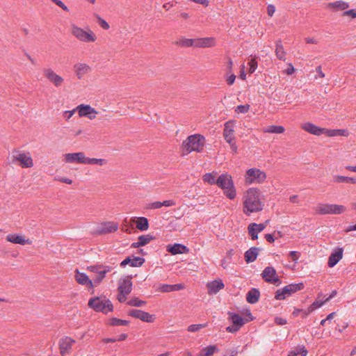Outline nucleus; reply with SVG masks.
Returning a JSON list of instances; mask_svg holds the SVG:
<instances>
[{"label":"nucleus","mask_w":356,"mask_h":356,"mask_svg":"<svg viewBox=\"0 0 356 356\" xmlns=\"http://www.w3.org/2000/svg\"><path fill=\"white\" fill-rule=\"evenodd\" d=\"M76 110L80 117H88L90 120L95 119L97 113V111L90 105L80 104L76 107Z\"/></svg>","instance_id":"4468645a"},{"label":"nucleus","mask_w":356,"mask_h":356,"mask_svg":"<svg viewBox=\"0 0 356 356\" xmlns=\"http://www.w3.org/2000/svg\"><path fill=\"white\" fill-rule=\"evenodd\" d=\"M260 195L261 192L258 188H251L247 191V195L243 202V212L247 216L263 209L264 204L260 200Z\"/></svg>","instance_id":"f257e3e1"},{"label":"nucleus","mask_w":356,"mask_h":356,"mask_svg":"<svg viewBox=\"0 0 356 356\" xmlns=\"http://www.w3.org/2000/svg\"><path fill=\"white\" fill-rule=\"evenodd\" d=\"M249 109H250L249 104L239 105L237 106L236 111L241 113H245L249 111Z\"/></svg>","instance_id":"4d7b16f0"},{"label":"nucleus","mask_w":356,"mask_h":356,"mask_svg":"<svg viewBox=\"0 0 356 356\" xmlns=\"http://www.w3.org/2000/svg\"><path fill=\"white\" fill-rule=\"evenodd\" d=\"M343 15L351 16L353 18H356V10L350 9L348 10H346L343 13Z\"/></svg>","instance_id":"680f3d73"},{"label":"nucleus","mask_w":356,"mask_h":356,"mask_svg":"<svg viewBox=\"0 0 356 356\" xmlns=\"http://www.w3.org/2000/svg\"><path fill=\"white\" fill-rule=\"evenodd\" d=\"M207 323L204 324H193L188 327L187 330L191 332H195L199 331L201 328L206 327Z\"/></svg>","instance_id":"de8ad7c7"},{"label":"nucleus","mask_w":356,"mask_h":356,"mask_svg":"<svg viewBox=\"0 0 356 356\" xmlns=\"http://www.w3.org/2000/svg\"><path fill=\"white\" fill-rule=\"evenodd\" d=\"M183 288H184V286L181 284H163L161 285L159 289L161 292L166 293V292L178 291V290L182 289Z\"/></svg>","instance_id":"f704fd0d"},{"label":"nucleus","mask_w":356,"mask_h":356,"mask_svg":"<svg viewBox=\"0 0 356 356\" xmlns=\"http://www.w3.org/2000/svg\"><path fill=\"white\" fill-rule=\"evenodd\" d=\"M166 250L172 255L189 252L188 248L181 243L169 244L166 247Z\"/></svg>","instance_id":"aec40b11"},{"label":"nucleus","mask_w":356,"mask_h":356,"mask_svg":"<svg viewBox=\"0 0 356 356\" xmlns=\"http://www.w3.org/2000/svg\"><path fill=\"white\" fill-rule=\"evenodd\" d=\"M227 314L229 315V319L236 327L240 329L245 323V319L238 314L229 312Z\"/></svg>","instance_id":"7c9ffc66"},{"label":"nucleus","mask_w":356,"mask_h":356,"mask_svg":"<svg viewBox=\"0 0 356 356\" xmlns=\"http://www.w3.org/2000/svg\"><path fill=\"white\" fill-rule=\"evenodd\" d=\"M325 302L319 300V296L317 299L309 306L310 311H314L315 309L321 307Z\"/></svg>","instance_id":"8fccbe9b"},{"label":"nucleus","mask_w":356,"mask_h":356,"mask_svg":"<svg viewBox=\"0 0 356 356\" xmlns=\"http://www.w3.org/2000/svg\"><path fill=\"white\" fill-rule=\"evenodd\" d=\"M261 275L265 282L268 283L273 284L277 286L281 284V280L277 275L275 269L272 266L266 267Z\"/></svg>","instance_id":"423d86ee"},{"label":"nucleus","mask_w":356,"mask_h":356,"mask_svg":"<svg viewBox=\"0 0 356 356\" xmlns=\"http://www.w3.org/2000/svg\"><path fill=\"white\" fill-rule=\"evenodd\" d=\"M75 342V340L67 336L60 339L58 345L61 356L70 353L72 346Z\"/></svg>","instance_id":"ddd939ff"},{"label":"nucleus","mask_w":356,"mask_h":356,"mask_svg":"<svg viewBox=\"0 0 356 356\" xmlns=\"http://www.w3.org/2000/svg\"><path fill=\"white\" fill-rule=\"evenodd\" d=\"M275 54L279 60L283 61L286 60V52L284 49V47L282 45L281 40H278L276 41Z\"/></svg>","instance_id":"72a5a7b5"},{"label":"nucleus","mask_w":356,"mask_h":356,"mask_svg":"<svg viewBox=\"0 0 356 356\" xmlns=\"http://www.w3.org/2000/svg\"><path fill=\"white\" fill-rule=\"evenodd\" d=\"M43 74L52 84H54V86L57 88L60 87L64 82L63 78L56 74L51 68L43 69Z\"/></svg>","instance_id":"f8f14e48"},{"label":"nucleus","mask_w":356,"mask_h":356,"mask_svg":"<svg viewBox=\"0 0 356 356\" xmlns=\"http://www.w3.org/2000/svg\"><path fill=\"white\" fill-rule=\"evenodd\" d=\"M106 163L104 159H95L86 157V164L103 165Z\"/></svg>","instance_id":"49530a36"},{"label":"nucleus","mask_w":356,"mask_h":356,"mask_svg":"<svg viewBox=\"0 0 356 356\" xmlns=\"http://www.w3.org/2000/svg\"><path fill=\"white\" fill-rule=\"evenodd\" d=\"M132 277L127 276L123 281L120 283L118 291L119 293L129 294L132 291Z\"/></svg>","instance_id":"4be33fe9"},{"label":"nucleus","mask_w":356,"mask_h":356,"mask_svg":"<svg viewBox=\"0 0 356 356\" xmlns=\"http://www.w3.org/2000/svg\"><path fill=\"white\" fill-rule=\"evenodd\" d=\"M205 143V138L200 134L189 136L182 143L183 153L189 154L195 151L200 152L203 150Z\"/></svg>","instance_id":"f03ea898"},{"label":"nucleus","mask_w":356,"mask_h":356,"mask_svg":"<svg viewBox=\"0 0 356 356\" xmlns=\"http://www.w3.org/2000/svg\"><path fill=\"white\" fill-rule=\"evenodd\" d=\"M349 7V4L347 2L339 0L334 2L328 3L326 6L327 8L332 10L334 12L344 10Z\"/></svg>","instance_id":"393cba45"},{"label":"nucleus","mask_w":356,"mask_h":356,"mask_svg":"<svg viewBox=\"0 0 356 356\" xmlns=\"http://www.w3.org/2000/svg\"><path fill=\"white\" fill-rule=\"evenodd\" d=\"M104 300H102L101 298L99 296L91 298L88 303V305L90 308L92 309L97 312H104Z\"/></svg>","instance_id":"a211bd4d"},{"label":"nucleus","mask_w":356,"mask_h":356,"mask_svg":"<svg viewBox=\"0 0 356 356\" xmlns=\"http://www.w3.org/2000/svg\"><path fill=\"white\" fill-rule=\"evenodd\" d=\"M235 79H236V76L232 74H231L227 79V83L229 85V86H232L234 84V81H235Z\"/></svg>","instance_id":"69168bd1"},{"label":"nucleus","mask_w":356,"mask_h":356,"mask_svg":"<svg viewBox=\"0 0 356 356\" xmlns=\"http://www.w3.org/2000/svg\"><path fill=\"white\" fill-rule=\"evenodd\" d=\"M145 261V260L143 257H134L131 258V257H127L120 263V266L124 267L129 264L132 267H140Z\"/></svg>","instance_id":"6ab92c4d"},{"label":"nucleus","mask_w":356,"mask_h":356,"mask_svg":"<svg viewBox=\"0 0 356 356\" xmlns=\"http://www.w3.org/2000/svg\"><path fill=\"white\" fill-rule=\"evenodd\" d=\"M209 293H217L220 289H222L225 286L222 281L221 280H213L211 282H209L207 284Z\"/></svg>","instance_id":"bb28decb"},{"label":"nucleus","mask_w":356,"mask_h":356,"mask_svg":"<svg viewBox=\"0 0 356 356\" xmlns=\"http://www.w3.org/2000/svg\"><path fill=\"white\" fill-rule=\"evenodd\" d=\"M293 352L296 356L298 355H300L301 356H306L308 353L307 350L305 348L304 346H298L297 350Z\"/></svg>","instance_id":"5fc2aeb1"},{"label":"nucleus","mask_w":356,"mask_h":356,"mask_svg":"<svg viewBox=\"0 0 356 356\" xmlns=\"http://www.w3.org/2000/svg\"><path fill=\"white\" fill-rule=\"evenodd\" d=\"M302 128L305 131L316 136H321V134H325L326 131L325 128L319 127L311 122H306L303 124Z\"/></svg>","instance_id":"5701e85b"},{"label":"nucleus","mask_w":356,"mask_h":356,"mask_svg":"<svg viewBox=\"0 0 356 356\" xmlns=\"http://www.w3.org/2000/svg\"><path fill=\"white\" fill-rule=\"evenodd\" d=\"M104 266L103 265H93L88 267V270L95 273H99L103 269H104Z\"/></svg>","instance_id":"864d4df0"},{"label":"nucleus","mask_w":356,"mask_h":356,"mask_svg":"<svg viewBox=\"0 0 356 356\" xmlns=\"http://www.w3.org/2000/svg\"><path fill=\"white\" fill-rule=\"evenodd\" d=\"M346 210L343 205L334 204H321L318 206L317 213L321 215L325 214H341Z\"/></svg>","instance_id":"39448f33"},{"label":"nucleus","mask_w":356,"mask_h":356,"mask_svg":"<svg viewBox=\"0 0 356 356\" xmlns=\"http://www.w3.org/2000/svg\"><path fill=\"white\" fill-rule=\"evenodd\" d=\"M175 204H176L175 202L172 200H165L163 202L156 201V202H154L147 204L145 206V209H159V208L162 207L163 206L171 207V206H175Z\"/></svg>","instance_id":"cd10ccee"},{"label":"nucleus","mask_w":356,"mask_h":356,"mask_svg":"<svg viewBox=\"0 0 356 356\" xmlns=\"http://www.w3.org/2000/svg\"><path fill=\"white\" fill-rule=\"evenodd\" d=\"M129 322L126 320L120 319L113 317L110 319L108 325L111 326L128 325Z\"/></svg>","instance_id":"a19ab883"},{"label":"nucleus","mask_w":356,"mask_h":356,"mask_svg":"<svg viewBox=\"0 0 356 356\" xmlns=\"http://www.w3.org/2000/svg\"><path fill=\"white\" fill-rule=\"evenodd\" d=\"M104 312L105 314H107L108 312H113V305L110 300L107 299L104 300Z\"/></svg>","instance_id":"603ef678"},{"label":"nucleus","mask_w":356,"mask_h":356,"mask_svg":"<svg viewBox=\"0 0 356 356\" xmlns=\"http://www.w3.org/2000/svg\"><path fill=\"white\" fill-rule=\"evenodd\" d=\"M177 44L181 46V47H192L195 46V40L193 39H181L179 41L176 42Z\"/></svg>","instance_id":"37998d69"},{"label":"nucleus","mask_w":356,"mask_h":356,"mask_svg":"<svg viewBox=\"0 0 356 356\" xmlns=\"http://www.w3.org/2000/svg\"><path fill=\"white\" fill-rule=\"evenodd\" d=\"M260 249L257 247H252L248 250L244 254L245 261L250 264L254 261L259 253Z\"/></svg>","instance_id":"a878e982"},{"label":"nucleus","mask_w":356,"mask_h":356,"mask_svg":"<svg viewBox=\"0 0 356 356\" xmlns=\"http://www.w3.org/2000/svg\"><path fill=\"white\" fill-rule=\"evenodd\" d=\"M216 350H218L216 346H209L200 351V356H212Z\"/></svg>","instance_id":"ea45409f"},{"label":"nucleus","mask_w":356,"mask_h":356,"mask_svg":"<svg viewBox=\"0 0 356 356\" xmlns=\"http://www.w3.org/2000/svg\"><path fill=\"white\" fill-rule=\"evenodd\" d=\"M260 297V291L256 288H252L246 294V300L250 304L257 303Z\"/></svg>","instance_id":"c756f323"},{"label":"nucleus","mask_w":356,"mask_h":356,"mask_svg":"<svg viewBox=\"0 0 356 356\" xmlns=\"http://www.w3.org/2000/svg\"><path fill=\"white\" fill-rule=\"evenodd\" d=\"M128 294H124V293H118V297H117V299L120 302H124L126 301L127 300V296Z\"/></svg>","instance_id":"338daca9"},{"label":"nucleus","mask_w":356,"mask_h":356,"mask_svg":"<svg viewBox=\"0 0 356 356\" xmlns=\"http://www.w3.org/2000/svg\"><path fill=\"white\" fill-rule=\"evenodd\" d=\"M118 229V225L114 222H104L97 227V229L94 232V234L97 235L106 234L108 233H113L117 231Z\"/></svg>","instance_id":"9b49d317"},{"label":"nucleus","mask_w":356,"mask_h":356,"mask_svg":"<svg viewBox=\"0 0 356 356\" xmlns=\"http://www.w3.org/2000/svg\"><path fill=\"white\" fill-rule=\"evenodd\" d=\"M248 233L251 236L252 240H256L258 238V233L257 229L252 227V225L250 223L248 227Z\"/></svg>","instance_id":"09e8293b"},{"label":"nucleus","mask_w":356,"mask_h":356,"mask_svg":"<svg viewBox=\"0 0 356 356\" xmlns=\"http://www.w3.org/2000/svg\"><path fill=\"white\" fill-rule=\"evenodd\" d=\"M97 22L99 25L104 29L108 30L109 29V24L102 17H100L99 15H96Z\"/></svg>","instance_id":"6e6d98bb"},{"label":"nucleus","mask_w":356,"mask_h":356,"mask_svg":"<svg viewBox=\"0 0 356 356\" xmlns=\"http://www.w3.org/2000/svg\"><path fill=\"white\" fill-rule=\"evenodd\" d=\"M251 224L252 225V227L257 229V232H262L266 227V225L262 223L257 224L255 222H252Z\"/></svg>","instance_id":"e2e57ef3"},{"label":"nucleus","mask_w":356,"mask_h":356,"mask_svg":"<svg viewBox=\"0 0 356 356\" xmlns=\"http://www.w3.org/2000/svg\"><path fill=\"white\" fill-rule=\"evenodd\" d=\"M72 33L76 38L83 42H94L97 38L91 31L86 32L83 29L74 25L72 26Z\"/></svg>","instance_id":"0eeeda50"},{"label":"nucleus","mask_w":356,"mask_h":356,"mask_svg":"<svg viewBox=\"0 0 356 356\" xmlns=\"http://www.w3.org/2000/svg\"><path fill=\"white\" fill-rule=\"evenodd\" d=\"M218 175V173L215 171H213L212 172H208L203 175L202 180L205 183H208L211 185L216 184V177Z\"/></svg>","instance_id":"4c0bfd02"},{"label":"nucleus","mask_w":356,"mask_h":356,"mask_svg":"<svg viewBox=\"0 0 356 356\" xmlns=\"http://www.w3.org/2000/svg\"><path fill=\"white\" fill-rule=\"evenodd\" d=\"M19 161V165L22 168H31L33 165V160L31 156L16 149L13 151V161Z\"/></svg>","instance_id":"1a4fd4ad"},{"label":"nucleus","mask_w":356,"mask_h":356,"mask_svg":"<svg viewBox=\"0 0 356 356\" xmlns=\"http://www.w3.org/2000/svg\"><path fill=\"white\" fill-rule=\"evenodd\" d=\"M285 129L282 126L271 125L264 131L266 133L282 134Z\"/></svg>","instance_id":"79ce46f5"},{"label":"nucleus","mask_w":356,"mask_h":356,"mask_svg":"<svg viewBox=\"0 0 356 356\" xmlns=\"http://www.w3.org/2000/svg\"><path fill=\"white\" fill-rule=\"evenodd\" d=\"M214 45V39L213 38H205L195 40V47H209Z\"/></svg>","instance_id":"473e14b6"},{"label":"nucleus","mask_w":356,"mask_h":356,"mask_svg":"<svg viewBox=\"0 0 356 356\" xmlns=\"http://www.w3.org/2000/svg\"><path fill=\"white\" fill-rule=\"evenodd\" d=\"M216 184L224 191V194L230 200L236 197V193L231 175L225 173L220 175L216 181Z\"/></svg>","instance_id":"7ed1b4c3"},{"label":"nucleus","mask_w":356,"mask_h":356,"mask_svg":"<svg viewBox=\"0 0 356 356\" xmlns=\"http://www.w3.org/2000/svg\"><path fill=\"white\" fill-rule=\"evenodd\" d=\"M275 11V8L273 5L269 4L267 6V13L269 16L272 17Z\"/></svg>","instance_id":"0e129e2a"},{"label":"nucleus","mask_w":356,"mask_h":356,"mask_svg":"<svg viewBox=\"0 0 356 356\" xmlns=\"http://www.w3.org/2000/svg\"><path fill=\"white\" fill-rule=\"evenodd\" d=\"M304 287L305 285L302 282L288 284L282 289L276 291L275 298L278 300H284L286 296H289L298 291L302 290Z\"/></svg>","instance_id":"20e7f679"},{"label":"nucleus","mask_w":356,"mask_h":356,"mask_svg":"<svg viewBox=\"0 0 356 356\" xmlns=\"http://www.w3.org/2000/svg\"><path fill=\"white\" fill-rule=\"evenodd\" d=\"M300 255V253L299 252H297V251H291L289 252V257L292 259V260L293 261H296V262L299 259Z\"/></svg>","instance_id":"052dcab7"},{"label":"nucleus","mask_w":356,"mask_h":356,"mask_svg":"<svg viewBox=\"0 0 356 356\" xmlns=\"http://www.w3.org/2000/svg\"><path fill=\"white\" fill-rule=\"evenodd\" d=\"M6 240L15 244L25 245L31 243L29 239H25L22 236L17 234H8L6 236Z\"/></svg>","instance_id":"2f4dec72"},{"label":"nucleus","mask_w":356,"mask_h":356,"mask_svg":"<svg viewBox=\"0 0 356 356\" xmlns=\"http://www.w3.org/2000/svg\"><path fill=\"white\" fill-rule=\"evenodd\" d=\"M155 238L154 236H151L149 234L147 235H141L138 238V240L140 242V244H141L142 246L145 245L148 243H149L151 241L154 240Z\"/></svg>","instance_id":"a18cd8bd"},{"label":"nucleus","mask_w":356,"mask_h":356,"mask_svg":"<svg viewBox=\"0 0 356 356\" xmlns=\"http://www.w3.org/2000/svg\"><path fill=\"white\" fill-rule=\"evenodd\" d=\"M248 64L250 65L248 72L250 74L254 72L255 70L257 67V61L256 58H251L250 62L248 63Z\"/></svg>","instance_id":"3c124183"},{"label":"nucleus","mask_w":356,"mask_h":356,"mask_svg":"<svg viewBox=\"0 0 356 356\" xmlns=\"http://www.w3.org/2000/svg\"><path fill=\"white\" fill-rule=\"evenodd\" d=\"M325 134H327L328 136H347L348 135V131L347 129H326Z\"/></svg>","instance_id":"58836bf2"},{"label":"nucleus","mask_w":356,"mask_h":356,"mask_svg":"<svg viewBox=\"0 0 356 356\" xmlns=\"http://www.w3.org/2000/svg\"><path fill=\"white\" fill-rule=\"evenodd\" d=\"M248 177L247 182L253 183L254 181L260 184L266 179V172L261 171L259 169L250 168L246 172Z\"/></svg>","instance_id":"6e6552de"},{"label":"nucleus","mask_w":356,"mask_h":356,"mask_svg":"<svg viewBox=\"0 0 356 356\" xmlns=\"http://www.w3.org/2000/svg\"><path fill=\"white\" fill-rule=\"evenodd\" d=\"M131 221L136 223V228L140 231H146L149 229V221L145 217L134 218Z\"/></svg>","instance_id":"c85d7f7f"},{"label":"nucleus","mask_w":356,"mask_h":356,"mask_svg":"<svg viewBox=\"0 0 356 356\" xmlns=\"http://www.w3.org/2000/svg\"><path fill=\"white\" fill-rule=\"evenodd\" d=\"M295 72V68L292 65V64H289L287 69L285 70V73L288 75L292 74Z\"/></svg>","instance_id":"774afa93"},{"label":"nucleus","mask_w":356,"mask_h":356,"mask_svg":"<svg viewBox=\"0 0 356 356\" xmlns=\"http://www.w3.org/2000/svg\"><path fill=\"white\" fill-rule=\"evenodd\" d=\"M53 3H54L56 5L61 8L63 10L66 12H69L68 8L65 5V3L61 1L60 0H51Z\"/></svg>","instance_id":"13d9d810"},{"label":"nucleus","mask_w":356,"mask_h":356,"mask_svg":"<svg viewBox=\"0 0 356 356\" xmlns=\"http://www.w3.org/2000/svg\"><path fill=\"white\" fill-rule=\"evenodd\" d=\"M74 273L75 280L79 284L93 289L95 284L86 273H81L78 269H76Z\"/></svg>","instance_id":"dca6fc26"},{"label":"nucleus","mask_w":356,"mask_h":356,"mask_svg":"<svg viewBox=\"0 0 356 356\" xmlns=\"http://www.w3.org/2000/svg\"><path fill=\"white\" fill-rule=\"evenodd\" d=\"M127 305L130 306L140 307L145 305L146 302L144 300H140L138 298L134 297L127 302Z\"/></svg>","instance_id":"c03bdc74"},{"label":"nucleus","mask_w":356,"mask_h":356,"mask_svg":"<svg viewBox=\"0 0 356 356\" xmlns=\"http://www.w3.org/2000/svg\"><path fill=\"white\" fill-rule=\"evenodd\" d=\"M224 126L223 137L227 143H230L231 140H235L234 136V122L232 120H229L226 122Z\"/></svg>","instance_id":"f3484780"},{"label":"nucleus","mask_w":356,"mask_h":356,"mask_svg":"<svg viewBox=\"0 0 356 356\" xmlns=\"http://www.w3.org/2000/svg\"><path fill=\"white\" fill-rule=\"evenodd\" d=\"M333 181L337 183H351L355 184L356 179L341 175H335L333 177Z\"/></svg>","instance_id":"e433bc0d"},{"label":"nucleus","mask_w":356,"mask_h":356,"mask_svg":"<svg viewBox=\"0 0 356 356\" xmlns=\"http://www.w3.org/2000/svg\"><path fill=\"white\" fill-rule=\"evenodd\" d=\"M274 322L277 325H284L286 324L287 321L285 318H283L280 316H276L274 319Z\"/></svg>","instance_id":"bf43d9fd"},{"label":"nucleus","mask_w":356,"mask_h":356,"mask_svg":"<svg viewBox=\"0 0 356 356\" xmlns=\"http://www.w3.org/2000/svg\"><path fill=\"white\" fill-rule=\"evenodd\" d=\"M67 163H77L86 164V157L83 152L68 153L65 155Z\"/></svg>","instance_id":"2eb2a0df"},{"label":"nucleus","mask_w":356,"mask_h":356,"mask_svg":"<svg viewBox=\"0 0 356 356\" xmlns=\"http://www.w3.org/2000/svg\"><path fill=\"white\" fill-rule=\"evenodd\" d=\"M74 71L79 79H81L85 74L91 70L90 67L86 63H77L73 67Z\"/></svg>","instance_id":"b1692460"},{"label":"nucleus","mask_w":356,"mask_h":356,"mask_svg":"<svg viewBox=\"0 0 356 356\" xmlns=\"http://www.w3.org/2000/svg\"><path fill=\"white\" fill-rule=\"evenodd\" d=\"M343 250L342 248H337L331 253L328 258L327 265L329 267H334L343 257Z\"/></svg>","instance_id":"412c9836"},{"label":"nucleus","mask_w":356,"mask_h":356,"mask_svg":"<svg viewBox=\"0 0 356 356\" xmlns=\"http://www.w3.org/2000/svg\"><path fill=\"white\" fill-rule=\"evenodd\" d=\"M111 270V266H105L104 269H103L99 273H98L95 277L94 278V282L95 285H97L102 282L103 279L105 277V275L107 273L110 272Z\"/></svg>","instance_id":"c9c22d12"},{"label":"nucleus","mask_w":356,"mask_h":356,"mask_svg":"<svg viewBox=\"0 0 356 356\" xmlns=\"http://www.w3.org/2000/svg\"><path fill=\"white\" fill-rule=\"evenodd\" d=\"M128 315L147 323H152L156 319L155 315L140 309H131L128 312Z\"/></svg>","instance_id":"9d476101"}]
</instances>
